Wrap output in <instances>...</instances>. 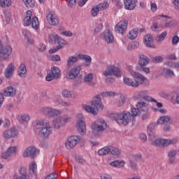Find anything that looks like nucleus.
I'll list each match as a JSON object with an SVG mask.
<instances>
[{
  "label": "nucleus",
  "instance_id": "obj_1",
  "mask_svg": "<svg viewBox=\"0 0 179 179\" xmlns=\"http://www.w3.org/2000/svg\"><path fill=\"white\" fill-rule=\"evenodd\" d=\"M82 108L86 113L92 114V115H97L99 111H103L104 110V104H103V101H101V96L100 94L96 95L91 101V106L82 104Z\"/></svg>",
  "mask_w": 179,
  "mask_h": 179
},
{
  "label": "nucleus",
  "instance_id": "obj_2",
  "mask_svg": "<svg viewBox=\"0 0 179 179\" xmlns=\"http://www.w3.org/2000/svg\"><path fill=\"white\" fill-rule=\"evenodd\" d=\"M110 117L112 120H115L118 124L121 123L123 124V125H128L131 121H132V122L134 121L132 119L133 117L131 113L127 111H124L121 113H112Z\"/></svg>",
  "mask_w": 179,
  "mask_h": 179
},
{
  "label": "nucleus",
  "instance_id": "obj_3",
  "mask_svg": "<svg viewBox=\"0 0 179 179\" xmlns=\"http://www.w3.org/2000/svg\"><path fill=\"white\" fill-rule=\"evenodd\" d=\"M113 75H115V76H117V78H120L121 71L114 65H109L103 72V76L106 78L105 80L106 83H110L113 79Z\"/></svg>",
  "mask_w": 179,
  "mask_h": 179
},
{
  "label": "nucleus",
  "instance_id": "obj_4",
  "mask_svg": "<svg viewBox=\"0 0 179 179\" xmlns=\"http://www.w3.org/2000/svg\"><path fill=\"white\" fill-rule=\"evenodd\" d=\"M107 129V122L103 119L96 120L92 126V132L94 135H97L99 132H103Z\"/></svg>",
  "mask_w": 179,
  "mask_h": 179
},
{
  "label": "nucleus",
  "instance_id": "obj_5",
  "mask_svg": "<svg viewBox=\"0 0 179 179\" xmlns=\"http://www.w3.org/2000/svg\"><path fill=\"white\" fill-rule=\"evenodd\" d=\"M177 142V139L176 140H170V139H163V138H157L151 140V143L153 146H156V148H166V146H170V145H173V143H176Z\"/></svg>",
  "mask_w": 179,
  "mask_h": 179
},
{
  "label": "nucleus",
  "instance_id": "obj_6",
  "mask_svg": "<svg viewBox=\"0 0 179 179\" xmlns=\"http://www.w3.org/2000/svg\"><path fill=\"white\" fill-rule=\"evenodd\" d=\"M76 127L80 135H86V122H85V117L82 114L77 115Z\"/></svg>",
  "mask_w": 179,
  "mask_h": 179
},
{
  "label": "nucleus",
  "instance_id": "obj_7",
  "mask_svg": "<svg viewBox=\"0 0 179 179\" xmlns=\"http://www.w3.org/2000/svg\"><path fill=\"white\" fill-rule=\"evenodd\" d=\"M15 97L16 96V88L13 86L7 87L3 90V94H0V108L2 107V104H3V101L5 98L3 97Z\"/></svg>",
  "mask_w": 179,
  "mask_h": 179
},
{
  "label": "nucleus",
  "instance_id": "obj_8",
  "mask_svg": "<svg viewBox=\"0 0 179 179\" xmlns=\"http://www.w3.org/2000/svg\"><path fill=\"white\" fill-rule=\"evenodd\" d=\"M41 111L44 113L45 115H48L50 118H55L59 117L60 114H62V110L59 109H55L52 108H42Z\"/></svg>",
  "mask_w": 179,
  "mask_h": 179
},
{
  "label": "nucleus",
  "instance_id": "obj_9",
  "mask_svg": "<svg viewBox=\"0 0 179 179\" xmlns=\"http://www.w3.org/2000/svg\"><path fill=\"white\" fill-rule=\"evenodd\" d=\"M79 142H80V136H71L66 140L65 148L69 150L73 149Z\"/></svg>",
  "mask_w": 179,
  "mask_h": 179
},
{
  "label": "nucleus",
  "instance_id": "obj_10",
  "mask_svg": "<svg viewBox=\"0 0 179 179\" xmlns=\"http://www.w3.org/2000/svg\"><path fill=\"white\" fill-rule=\"evenodd\" d=\"M59 76H61V70H59V67L53 66L51 68L50 73L48 74L45 77V80L47 82H51L54 79H58Z\"/></svg>",
  "mask_w": 179,
  "mask_h": 179
},
{
  "label": "nucleus",
  "instance_id": "obj_11",
  "mask_svg": "<svg viewBox=\"0 0 179 179\" xmlns=\"http://www.w3.org/2000/svg\"><path fill=\"white\" fill-rule=\"evenodd\" d=\"M12 54V47H2V42L0 41V61L9 58V55Z\"/></svg>",
  "mask_w": 179,
  "mask_h": 179
},
{
  "label": "nucleus",
  "instance_id": "obj_12",
  "mask_svg": "<svg viewBox=\"0 0 179 179\" xmlns=\"http://www.w3.org/2000/svg\"><path fill=\"white\" fill-rule=\"evenodd\" d=\"M128 29V21L126 20L120 21L115 27V31L118 34L124 35Z\"/></svg>",
  "mask_w": 179,
  "mask_h": 179
},
{
  "label": "nucleus",
  "instance_id": "obj_13",
  "mask_svg": "<svg viewBox=\"0 0 179 179\" xmlns=\"http://www.w3.org/2000/svg\"><path fill=\"white\" fill-rule=\"evenodd\" d=\"M52 134V127H50V122H45L44 127L39 130V135L41 138H48Z\"/></svg>",
  "mask_w": 179,
  "mask_h": 179
},
{
  "label": "nucleus",
  "instance_id": "obj_14",
  "mask_svg": "<svg viewBox=\"0 0 179 179\" xmlns=\"http://www.w3.org/2000/svg\"><path fill=\"white\" fill-rule=\"evenodd\" d=\"M130 75L132 76V78H134L135 79H138L140 81L141 85H150V82L146 77H145L143 75L141 74V73H138L136 71H130Z\"/></svg>",
  "mask_w": 179,
  "mask_h": 179
},
{
  "label": "nucleus",
  "instance_id": "obj_15",
  "mask_svg": "<svg viewBox=\"0 0 179 179\" xmlns=\"http://www.w3.org/2000/svg\"><path fill=\"white\" fill-rule=\"evenodd\" d=\"M17 129L13 127L3 131L2 136L4 139H12V138H16V136H17Z\"/></svg>",
  "mask_w": 179,
  "mask_h": 179
},
{
  "label": "nucleus",
  "instance_id": "obj_16",
  "mask_svg": "<svg viewBox=\"0 0 179 179\" xmlns=\"http://www.w3.org/2000/svg\"><path fill=\"white\" fill-rule=\"evenodd\" d=\"M101 37L103 38L108 44H113V43H114V35H113V32L108 29H106L104 32L101 34Z\"/></svg>",
  "mask_w": 179,
  "mask_h": 179
},
{
  "label": "nucleus",
  "instance_id": "obj_17",
  "mask_svg": "<svg viewBox=\"0 0 179 179\" xmlns=\"http://www.w3.org/2000/svg\"><path fill=\"white\" fill-rule=\"evenodd\" d=\"M142 158V155L141 154L133 155L129 161V166L131 170L134 171L138 170V160Z\"/></svg>",
  "mask_w": 179,
  "mask_h": 179
},
{
  "label": "nucleus",
  "instance_id": "obj_18",
  "mask_svg": "<svg viewBox=\"0 0 179 179\" xmlns=\"http://www.w3.org/2000/svg\"><path fill=\"white\" fill-rule=\"evenodd\" d=\"M47 21L51 26H57L59 23V20L55 13L49 12L46 15Z\"/></svg>",
  "mask_w": 179,
  "mask_h": 179
},
{
  "label": "nucleus",
  "instance_id": "obj_19",
  "mask_svg": "<svg viewBox=\"0 0 179 179\" xmlns=\"http://www.w3.org/2000/svg\"><path fill=\"white\" fill-rule=\"evenodd\" d=\"M82 68L80 65L73 66L69 72V79H76V77L80 73Z\"/></svg>",
  "mask_w": 179,
  "mask_h": 179
},
{
  "label": "nucleus",
  "instance_id": "obj_20",
  "mask_svg": "<svg viewBox=\"0 0 179 179\" xmlns=\"http://www.w3.org/2000/svg\"><path fill=\"white\" fill-rule=\"evenodd\" d=\"M123 82L126 86H129V87H139V81L129 77L124 76Z\"/></svg>",
  "mask_w": 179,
  "mask_h": 179
},
{
  "label": "nucleus",
  "instance_id": "obj_21",
  "mask_svg": "<svg viewBox=\"0 0 179 179\" xmlns=\"http://www.w3.org/2000/svg\"><path fill=\"white\" fill-rule=\"evenodd\" d=\"M38 153V150L34 147H29L23 153L24 157H31L34 159L36 157V155Z\"/></svg>",
  "mask_w": 179,
  "mask_h": 179
},
{
  "label": "nucleus",
  "instance_id": "obj_22",
  "mask_svg": "<svg viewBox=\"0 0 179 179\" xmlns=\"http://www.w3.org/2000/svg\"><path fill=\"white\" fill-rule=\"evenodd\" d=\"M16 153H17V148L16 147H10L7 151L3 154L2 159H8L9 157H13L16 156Z\"/></svg>",
  "mask_w": 179,
  "mask_h": 179
},
{
  "label": "nucleus",
  "instance_id": "obj_23",
  "mask_svg": "<svg viewBox=\"0 0 179 179\" xmlns=\"http://www.w3.org/2000/svg\"><path fill=\"white\" fill-rule=\"evenodd\" d=\"M13 179H30L25 168H20L19 173L14 175Z\"/></svg>",
  "mask_w": 179,
  "mask_h": 179
},
{
  "label": "nucleus",
  "instance_id": "obj_24",
  "mask_svg": "<svg viewBox=\"0 0 179 179\" xmlns=\"http://www.w3.org/2000/svg\"><path fill=\"white\" fill-rule=\"evenodd\" d=\"M149 57L147 56H145L144 55H140L138 56V65L140 68H143L144 66H146L147 65H149Z\"/></svg>",
  "mask_w": 179,
  "mask_h": 179
},
{
  "label": "nucleus",
  "instance_id": "obj_25",
  "mask_svg": "<svg viewBox=\"0 0 179 179\" xmlns=\"http://www.w3.org/2000/svg\"><path fill=\"white\" fill-rule=\"evenodd\" d=\"M17 73L20 78H26V75H27V67H26V64L22 63L20 65Z\"/></svg>",
  "mask_w": 179,
  "mask_h": 179
},
{
  "label": "nucleus",
  "instance_id": "obj_26",
  "mask_svg": "<svg viewBox=\"0 0 179 179\" xmlns=\"http://www.w3.org/2000/svg\"><path fill=\"white\" fill-rule=\"evenodd\" d=\"M13 72H15V64L10 63L8 65L7 68L4 71V75L7 78H12Z\"/></svg>",
  "mask_w": 179,
  "mask_h": 179
},
{
  "label": "nucleus",
  "instance_id": "obj_27",
  "mask_svg": "<svg viewBox=\"0 0 179 179\" xmlns=\"http://www.w3.org/2000/svg\"><path fill=\"white\" fill-rule=\"evenodd\" d=\"M124 3L127 10H134L136 7V1L135 0H124Z\"/></svg>",
  "mask_w": 179,
  "mask_h": 179
},
{
  "label": "nucleus",
  "instance_id": "obj_28",
  "mask_svg": "<svg viewBox=\"0 0 179 179\" xmlns=\"http://www.w3.org/2000/svg\"><path fill=\"white\" fill-rule=\"evenodd\" d=\"M156 127V123H150L147 129L148 135L149 136L150 141H153L155 139V128Z\"/></svg>",
  "mask_w": 179,
  "mask_h": 179
},
{
  "label": "nucleus",
  "instance_id": "obj_29",
  "mask_svg": "<svg viewBox=\"0 0 179 179\" xmlns=\"http://www.w3.org/2000/svg\"><path fill=\"white\" fill-rule=\"evenodd\" d=\"M177 155V150H171L168 152V157L169 163L174 164L176 163V156Z\"/></svg>",
  "mask_w": 179,
  "mask_h": 179
},
{
  "label": "nucleus",
  "instance_id": "obj_30",
  "mask_svg": "<svg viewBox=\"0 0 179 179\" xmlns=\"http://www.w3.org/2000/svg\"><path fill=\"white\" fill-rule=\"evenodd\" d=\"M79 59H84L85 61V66H90L92 65V57L89 55H78Z\"/></svg>",
  "mask_w": 179,
  "mask_h": 179
},
{
  "label": "nucleus",
  "instance_id": "obj_31",
  "mask_svg": "<svg viewBox=\"0 0 179 179\" xmlns=\"http://www.w3.org/2000/svg\"><path fill=\"white\" fill-rule=\"evenodd\" d=\"M17 121L20 124H26L30 121V115L27 114L20 115L17 117Z\"/></svg>",
  "mask_w": 179,
  "mask_h": 179
},
{
  "label": "nucleus",
  "instance_id": "obj_32",
  "mask_svg": "<svg viewBox=\"0 0 179 179\" xmlns=\"http://www.w3.org/2000/svg\"><path fill=\"white\" fill-rule=\"evenodd\" d=\"M31 11H27L26 16L23 20L24 26H30L31 24Z\"/></svg>",
  "mask_w": 179,
  "mask_h": 179
},
{
  "label": "nucleus",
  "instance_id": "obj_33",
  "mask_svg": "<svg viewBox=\"0 0 179 179\" xmlns=\"http://www.w3.org/2000/svg\"><path fill=\"white\" fill-rule=\"evenodd\" d=\"M144 43L146 45V47H153V36L148 34L144 36Z\"/></svg>",
  "mask_w": 179,
  "mask_h": 179
},
{
  "label": "nucleus",
  "instance_id": "obj_34",
  "mask_svg": "<svg viewBox=\"0 0 179 179\" xmlns=\"http://www.w3.org/2000/svg\"><path fill=\"white\" fill-rule=\"evenodd\" d=\"M84 82H85L88 86H94V83H93V74L88 73L85 75Z\"/></svg>",
  "mask_w": 179,
  "mask_h": 179
},
{
  "label": "nucleus",
  "instance_id": "obj_35",
  "mask_svg": "<svg viewBox=\"0 0 179 179\" xmlns=\"http://www.w3.org/2000/svg\"><path fill=\"white\" fill-rule=\"evenodd\" d=\"M79 59L78 56H70L69 57V58L67 59V62H66V66H72L73 65H75V64H76V62H78V60Z\"/></svg>",
  "mask_w": 179,
  "mask_h": 179
},
{
  "label": "nucleus",
  "instance_id": "obj_36",
  "mask_svg": "<svg viewBox=\"0 0 179 179\" xmlns=\"http://www.w3.org/2000/svg\"><path fill=\"white\" fill-rule=\"evenodd\" d=\"M109 165L111 167L120 169V167H124L125 166V161H120V162H119L118 160L113 161L110 162Z\"/></svg>",
  "mask_w": 179,
  "mask_h": 179
},
{
  "label": "nucleus",
  "instance_id": "obj_37",
  "mask_svg": "<svg viewBox=\"0 0 179 179\" xmlns=\"http://www.w3.org/2000/svg\"><path fill=\"white\" fill-rule=\"evenodd\" d=\"M53 126L56 129H59L62 125H64V122L62 117H58L52 120Z\"/></svg>",
  "mask_w": 179,
  "mask_h": 179
},
{
  "label": "nucleus",
  "instance_id": "obj_38",
  "mask_svg": "<svg viewBox=\"0 0 179 179\" xmlns=\"http://www.w3.org/2000/svg\"><path fill=\"white\" fill-rule=\"evenodd\" d=\"M121 150L112 145H109V153L113 156H120L121 155Z\"/></svg>",
  "mask_w": 179,
  "mask_h": 179
},
{
  "label": "nucleus",
  "instance_id": "obj_39",
  "mask_svg": "<svg viewBox=\"0 0 179 179\" xmlns=\"http://www.w3.org/2000/svg\"><path fill=\"white\" fill-rule=\"evenodd\" d=\"M45 125V122L39 120H36L34 122L33 127L34 128V129H39V131L41 129H43V127Z\"/></svg>",
  "mask_w": 179,
  "mask_h": 179
},
{
  "label": "nucleus",
  "instance_id": "obj_40",
  "mask_svg": "<svg viewBox=\"0 0 179 179\" xmlns=\"http://www.w3.org/2000/svg\"><path fill=\"white\" fill-rule=\"evenodd\" d=\"M162 75L165 78H174V76H175L174 71H173L171 69H167V68H165L163 69Z\"/></svg>",
  "mask_w": 179,
  "mask_h": 179
},
{
  "label": "nucleus",
  "instance_id": "obj_41",
  "mask_svg": "<svg viewBox=\"0 0 179 179\" xmlns=\"http://www.w3.org/2000/svg\"><path fill=\"white\" fill-rule=\"evenodd\" d=\"M110 153V145L105 146L98 150L99 156H106Z\"/></svg>",
  "mask_w": 179,
  "mask_h": 179
},
{
  "label": "nucleus",
  "instance_id": "obj_42",
  "mask_svg": "<svg viewBox=\"0 0 179 179\" xmlns=\"http://www.w3.org/2000/svg\"><path fill=\"white\" fill-rule=\"evenodd\" d=\"M127 37L129 40H135L138 37V29H134L127 34Z\"/></svg>",
  "mask_w": 179,
  "mask_h": 179
},
{
  "label": "nucleus",
  "instance_id": "obj_43",
  "mask_svg": "<svg viewBox=\"0 0 179 179\" xmlns=\"http://www.w3.org/2000/svg\"><path fill=\"white\" fill-rule=\"evenodd\" d=\"M62 94L64 97H66V99H75L76 97V95L74 94L73 92L68 90H64L62 92Z\"/></svg>",
  "mask_w": 179,
  "mask_h": 179
},
{
  "label": "nucleus",
  "instance_id": "obj_44",
  "mask_svg": "<svg viewBox=\"0 0 179 179\" xmlns=\"http://www.w3.org/2000/svg\"><path fill=\"white\" fill-rule=\"evenodd\" d=\"M170 121V116H162L157 120V124H169Z\"/></svg>",
  "mask_w": 179,
  "mask_h": 179
},
{
  "label": "nucleus",
  "instance_id": "obj_45",
  "mask_svg": "<svg viewBox=\"0 0 179 179\" xmlns=\"http://www.w3.org/2000/svg\"><path fill=\"white\" fill-rule=\"evenodd\" d=\"M22 33L25 37V40L27 44H33V39H30V31H29V30L24 29Z\"/></svg>",
  "mask_w": 179,
  "mask_h": 179
},
{
  "label": "nucleus",
  "instance_id": "obj_46",
  "mask_svg": "<svg viewBox=\"0 0 179 179\" xmlns=\"http://www.w3.org/2000/svg\"><path fill=\"white\" fill-rule=\"evenodd\" d=\"M57 43L59 45H57V47L60 50L62 48H64V45H68V42H66V41H65L64 38H62L59 36V38L57 39Z\"/></svg>",
  "mask_w": 179,
  "mask_h": 179
},
{
  "label": "nucleus",
  "instance_id": "obj_47",
  "mask_svg": "<svg viewBox=\"0 0 179 179\" xmlns=\"http://www.w3.org/2000/svg\"><path fill=\"white\" fill-rule=\"evenodd\" d=\"M31 26L33 29H35V30H37L40 27V24L38 23V18L37 17H34L31 20Z\"/></svg>",
  "mask_w": 179,
  "mask_h": 179
},
{
  "label": "nucleus",
  "instance_id": "obj_48",
  "mask_svg": "<svg viewBox=\"0 0 179 179\" xmlns=\"http://www.w3.org/2000/svg\"><path fill=\"white\" fill-rule=\"evenodd\" d=\"M140 114H141V110H139L138 108H131V115L133 117L131 118L133 121H135V118H136V117H139Z\"/></svg>",
  "mask_w": 179,
  "mask_h": 179
},
{
  "label": "nucleus",
  "instance_id": "obj_49",
  "mask_svg": "<svg viewBox=\"0 0 179 179\" xmlns=\"http://www.w3.org/2000/svg\"><path fill=\"white\" fill-rule=\"evenodd\" d=\"M136 108L138 110H145V111H148V103L145 102H138V103L136 105Z\"/></svg>",
  "mask_w": 179,
  "mask_h": 179
},
{
  "label": "nucleus",
  "instance_id": "obj_50",
  "mask_svg": "<svg viewBox=\"0 0 179 179\" xmlns=\"http://www.w3.org/2000/svg\"><path fill=\"white\" fill-rule=\"evenodd\" d=\"M58 38H59V36H58L57 34H52L49 36V41L50 43H53L54 44H57Z\"/></svg>",
  "mask_w": 179,
  "mask_h": 179
},
{
  "label": "nucleus",
  "instance_id": "obj_51",
  "mask_svg": "<svg viewBox=\"0 0 179 179\" xmlns=\"http://www.w3.org/2000/svg\"><path fill=\"white\" fill-rule=\"evenodd\" d=\"M118 94L115 92L113 91H108L101 93V96H103V97H115V96H117Z\"/></svg>",
  "mask_w": 179,
  "mask_h": 179
},
{
  "label": "nucleus",
  "instance_id": "obj_52",
  "mask_svg": "<svg viewBox=\"0 0 179 179\" xmlns=\"http://www.w3.org/2000/svg\"><path fill=\"white\" fill-rule=\"evenodd\" d=\"M127 100V97L124 94H121L120 97V100L117 102V107H122L124 104L125 103V101Z\"/></svg>",
  "mask_w": 179,
  "mask_h": 179
},
{
  "label": "nucleus",
  "instance_id": "obj_53",
  "mask_svg": "<svg viewBox=\"0 0 179 179\" xmlns=\"http://www.w3.org/2000/svg\"><path fill=\"white\" fill-rule=\"evenodd\" d=\"M166 36L167 31H164V32L157 36V37L156 38V41H157V43H161V41H163V40H164Z\"/></svg>",
  "mask_w": 179,
  "mask_h": 179
},
{
  "label": "nucleus",
  "instance_id": "obj_54",
  "mask_svg": "<svg viewBox=\"0 0 179 179\" xmlns=\"http://www.w3.org/2000/svg\"><path fill=\"white\" fill-rule=\"evenodd\" d=\"M139 47V42H133L128 47V51H132V50H136Z\"/></svg>",
  "mask_w": 179,
  "mask_h": 179
},
{
  "label": "nucleus",
  "instance_id": "obj_55",
  "mask_svg": "<svg viewBox=\"0 0 179 179\" xmlns=\"http://www.w3.org/2000/svg\"><path fill=\"white\" fill-rule=\"evenodd\" d=\"M12 1L10 0H0V6L6 8V6H10Z\"/></svg>",
  "mask_w": 179,
  "mask_h": 179
},
{
  "label": "nucleus",
  "instance_id": "obj_56",
  "mask_svg": "<svg viewBox=\"0 0 179 179\" xmlns=\"http://www.w3.org/2000/svg\"><path fill=\"white\" fill-rule=\"evenodd\" d=\"M99 12H100V8L98 6H94L91 10V15L95 17V16H97Z\"/></svg>",
  "mask_w": 179,
  "mask_h": 179
},
{
  "label": "nucleus",
  "instance_id": "obj_57",
  "mask_svg": "<svg viewBox=\"0 0 179 179\" xmlns=\"http://www.w3.org/2000/svg\"><path fill=\"white\" fill-rule=\"evenodd\" d=\"M36 170H37V164L36 162H32L29 165V173L30 174H34L36 173Z\"/></svg>",
  "mask_w": 179,
  "mask_h": 179
},
{
  "label": "nucleus",
  "instance_id": "obj_58",
  "mask_svg": "<svg viewBox=\"0 0 179 179\" xmlns=\"http://www.w3.org/2000/svg\"><path fill=\"white\" fill-rule=\"evenodd\" d=\"M27 8H34V1L33 0H22Z\"/></svg>",
  "mask_w": 179,
  "mask_h": 179
},
{
  "label": "nucleus",
  "instance_id": "obj_59",
  "mask_svg": "<svg viewBox=\"0 0 179 179\" xmlns=\"http://www.w3.org/2000/svg\"><path fill=\"white\" fill-rule=\"evenodd\" d=\"M96 6L99 7L100 10H105V9L109 6V4L108 2L103 1V3L96 5Z\"/></svg>",
  "mask_w": 179,
  "mask_h": 179
},
{
  "label": "nucleus",
  "instance_id": "obj_60",
  "mask_svg": "<svg viewBox=\"0 0 179 179\" xmlns=\"http://www.w3.org/2000/svg\"><path fill=\"white\" fill-rule=\"evenodd\" d=\"M72 120H73V117H72L71 116H64L63 117H62L63 124H68V122H72Z\"/></svg>",
  "mask_w": 179,
  "mask_h": 179
},
{
  "label": "nucleus",
  "instance_id": "obj_61",
  "mask_svg": "<svg viewBox=\"0 0 179 179\" xmlns=\"http://www.w3.org/2000/svg\"><path fill=\"white\" fill-rule=\"evenodd\" d=\"M76 162L77 163H79L80 164H83V165L86 164V161L85 160V159H83V157L80 156H78L76 157Z\"/></svg>",
  "mask_w": 179,
  "mask_h": 179
},
{
  "label": "nucleus",
  "instance_id": "obj_62",
  "mask_svg": "<svg viewBox=\"0 0 179 179\" xmlns=\"http://www.w3.org/2000/svg\"><path fill=\"white\" fill-rule=\"evenodd\" d=\"M174 26H176V21L174 20H171L165 24L166 28L174 27Z\"/></svg>",
  "mask_w": 179,
  "mask_h": 179
},
{
  "label": "nucleus",
  "instance_id": "obj_63",
  "mask_svg": "<svg viewBox=\"0 0 179 179\" xmlns=\"http://www.w3.org/2000/svg\"><path fill=\"white\" fill-rule=\"evenodd\" d=\"M151 30L152 31H157V30H159V24L157 22H154L151 26Z\"/></svg>",
  "mask_w": 179,
  "mask_h": 179
},
{
  "label": "nucleus",
  "instance_id": "obj_64",
  "mask_svg": "<svg viewBox=\"0 0 179 179\" xmlns=\"http://www.w3.org/2000/svg\"><path fill=\"white\" fill-rule=\"evenodd\" d=\"M101 179H113V177H111V175L107 174V173H103L100 176Z\"/></svg>",
  "mask_w": 179,
  "mask_h": 179
}]
</instances>
